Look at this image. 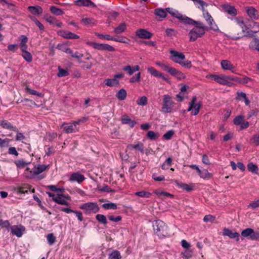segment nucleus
Segmentation results:
<instances>
[{
    "mask_svg": "<svg viewBox=\"0 0 259 259\" xmlns=\"http://www.w3.org/2000/svg\"><path fill=\"white\" fill-rule=\"evenodd\" d=\"M113 40L125 44H128L130 41V39L125 36H122L119 39L114 37V39H113Z\"/></svg>",
    "mask_w": 259,
    "mask_h": 259,
    "instance_id": "680f3d73",
    "label": "nucleus"
},
{
    "mask_svg": "<svg viewBox=\"0 0 259 259\" xmlns=\"http://www.w3.org/2000/svg\"><path fill=\"white\" fill-rule=\"evenodd\" d=\"M0 227L2 228H9L10 227V223L8 220L3 221L0 219Z\"/></svg>",
    "mask_w": 259,
    "mask_h": 259,
    "instance_id": "0e129e2a",
    "label": "nucleus"
},
{
    "mask_svg": "<svg viewBox=\"0 0 259 259\" xmlns=\"http://www.w3.org/2000/svg\"><path fill=\"white\" fill-rule=\"evenodd\" d=\"M166 11L171 15L173 17L178 18L181 20L183 23L185 24L187 21H191L190 18L185 15L180 14L177 10L172 8H168Z\"/></svg>",
    "mask_w": 259,
    "mask_h": 259,
    "instance_id": "1a4fd4ad",
    "label": "nucleus"
},
{
    "mask_svg": "<svg viewBox=\"0 0 259 259\" xmlns=\"http://www.w3.org/2000/svg\"><path fill=\"white\" fill-rule=\"evenodd\" d=\"M247 168L249 171L255 174L257 173L258 167L256 165L253 164L252 163H249L248 164Z\"/></svg>",
    "mask_w": 259,
    "mask_h": 259,
    "instance_id": "3c124183",
    "label": "nucleus"
},
{
    "mask_svg": "<svg viewBox=\"0 0 259 259\" xmlns=\"http://www.w3.org/2000/svg\"><path fill=\"white\" fill-rule=\"evenodd\" d=\"M70 199V197L69 195L57 194L55 198L54 199V201L59 204L68 206L69 205V203L67 201V200Z\"/></svg>",
    "mask_w": 259,
    "mask_h": 259,
    "instance_id": "f8f14e48",
    "label": "nucleus"
},
{
    "mask_svg": "<svg viewBox=\"0 0 259 259\" xmlns=\"http://www.w3.org/2000/svg\"><path fill=\"white\" fill-rule=\"evenodd\" d=\"M124 75L122 73L115 74L113 78H107L104 80L105 84L108 87L118 86L119 84L118 78L123 77Z\"/></svg>",
    "mask_w": 259,
    "mask_h": 259,
    "instance_id": "9b49d317",
    "label": "nucleus"
},
{
    "mask_svg": "<svg viewBox=\"0 0 259 259\" xmlns=\"http://www.w3.org/2000/svg\"><path fill=\"white\" fill-rule=\"evenodd\" d=\"M84 180V176L78 172H74L72 174L69 179V181L71 182H76L78 183H81Z\"/></svg>",
    "mask_w": 259,
    "mask_h": 259,
    "instance_id": "dca6fc26",
    "label": "nucleus"
},
{
    "mask_svg": "<svg viewBox=\"0 0 259 259\" xmlns=\"http://www.w3.org/2000/svg\"><path fill=\"white\" fill-rule=\"evenodd\" d=\"M165 34L167 36H175L177 34V31L172 28H167L165 30Z\"/></svg>",
    "mask_w": 259,
    "mask_h": 259,
    "instance_id": "13d9d810",
    "label": "nucleus"
},
{
    "mask_svg": "<svg viewBox=\"0 0 259 259\" xmlns=\"http://www.w3.org/2000/svg\"><path fill=\"white\" fill-rule=\"evenodd\" d=\"M80 208L84 210L87 213L92 212L96 213L99 210L98 205L95 202H87L83 203L80 206Z\"/></svg>",
    "mask_w": 259,
    "mask_h": 259,
    "instance_id": "0eeeda50",
    "label": "nucleus"
},
{
    "mask_svg": "<svg viewBox=\"0 0 259 259\" xmlns=\"http://www.w3.org/2000/svg\"><path fill=\"white\" fill-rule=\"evenodd\" d=\"M96 219L98 220L100 223L103 224L105 225L107 224V221L106 217L103 214H98L96 216Z\"/></svg>",
    "mask_w": 259,
    "mask_h": 259,
    "instance_id": "37998d69",
    "label": "nucleus"
},
{
    "mask_svg": "<svg viewBox=\"0 0 259 259\" xmlns=\"http://www.w3.org/2000/svg\"><path fill=\"white\" fill-rule=\"evenodd\" d=\"M245 10L248 16L253 20H256L258 18L257 11L252 7H247Z\"/></svg>",
    "mask_w": 259,
    "mask_h": 259,
    "instance_id": "f3484780",
    "label": "nucleus"
},
{
    "mask_svg": "<svg viewBox=\"0 0 259 259\" xmlns=\"http://www.w3.org/2000/svg\"><path fill=\"white\" fill-rule=\"evenodd\" d=\"M177 186L181 188H183L184 190L188 192H190L193 190V186L192 185H188L186 184H184L182 183H179L176 182Z\"/></svg>",
    "mask_w": 259,
    "mask_h": 259,
    "instance_id": "f704fd0d",
    "label": "nucleus"
},
{
    "mask_svg": "<svg viewBox=\"0 0 259 259\" xmlns=\"http://www.w3.org/2000/svg\"><path fill=\"white\" fill-rule=\"evenodd\" d=\"M155 233L159 237H166L168 235L167 227L165 224L161 220L155 221L153 225Z\"/></svg>",
    "mask_w": 259,
    "mask_h": 259,
    "instance_id": "7ed1b4c3",
    "label": "nucleus"
},
{
    "mask_svg": "<svg viewBox=\"0 0 259 259\" xmlns=\"http://www.w3.org/2000/svg\"><path fill=\"white\" fill-rule=\"evenodd\" d=\"M147 136L150 140H155L159 137V135L158 133L150 131L147 133Z\"/></svg>",
    "mask_w": 259,
    "mask_h": 259,
    "instance_id": "c03bdc74",
    "label": "nucleus"
},
{
    "mask_svg": "<svg viewBox=\"0 0 259 259\" xmlns=\"http://www.w3.org/2000/svg\"><path fill=\"white\" fill-rule=\"evenodd\" d=\"M244 237H248L252 240H256L259 238V233H256L251 228H247L244 230Z\"/></svg>",
    "mask_w": 259,
    "mask_h": 259,
    "instance_id": "ddd939ff",
    "label": "nucleus"
},
{
    "mask_svg": "<svg viewBox=\"0 0 259 259\" xmlns=\"http://www.w3.org/2000/svg\"><path fill=\"white\" fill-rule=\"evenodd\" d=\"M32 20L34 21L35 24L39 27V29L42 30L44 29L43 25L35 18H32Z\"/></svg>",
    "mask_w": 259,
    "mask_h": 259,
    "instance_id": "774afa93",
    "label": "nucleus"
},
{
    "mask_svg": "<svg viewBox=\"0 0 259 259\" xmlns=\"http://www.w3.org/2000/svg\"><path fill=\"white\" fill-rule=\"evenodd\" d=\"M135 195L142 198H149L151 194L148 191H139L136 192Z\"/></svg>",
    "mask_w": 259,
    "mask_h": 259,
    "instance_id": "a18cd8bd",
    "label": "nucleus"
},
{
    "mask_svg": "<svg viewBox=\"0 0 259 259\" xmlns=\"http://www.w3.org/2000/svg\"><path fill=\"white\" fill-rule=\"evenodd\" d=\"M86 43L88 45L97 50H106L109 52H114L115 51V48L113 47L108 44H99L92 41H87Z\"/></svg>",
    "mask_w": 259,
    "mask_h": 259,
    "instance_id": "423d86ee",
    "label": "nucleus"
},
{
    "mask_svg": "<svg viewBox=\"0 0 259 259\" xmlns=\"http://www.w3.org/2000/svg\"><path fill=\"white\" fill-rule=\"evenodd\" d=\"M22 56L23 58L28 62H31L32 61V56L31 54L27 50L22 51Z\"/></svg>",
    "mask_w": 259,
    "mask_h": 259,
    "instance_id": "4c0bfd02",
    "label": "nucleus"
},
{
    "mask_svg": "<svg viewBox=\"0 0 259 259\" xmlns=\"http://www.w3.org/2000/svg\"><path fill=\"white\" fill-rule=\"evenodd\" d=\"M155 64L161 67L163 70L168 73L169 70L170 69L171 66L168 64L164 62L156 61Z\"/></svg>",
    "mask_w": 259,
    "mask_h": 259,
    "instance_id": "2f4dec72",
    "label": "nucleus"
},
{
    "mask_svg": "<svg viewBox=\"0 0 259 259\" xmlns=\"http://www.w3.org/2000/svg\"><path fill=\"white\" fill-rule=\"evenodd\" d=\"M234 123L235 125H240L241 130L243 128V115H240L234 119Z\"/></svg>",
    "mask_w": 259,
    "mask_h": 259,
    "instance_id": "a19ab883",
    "label": "nucleus"
},
{
    "mask_svg": "<svg viewBox=\"0 0 259 259\" xmlns=\"http://www.w3.org/2000/svg\"><path fill=\"white\" fill-rule=\"evenodd\" d=\"M155 193L158 196H160L161 195H163L164 196H170L171 197H173V195L167 193V192H163V191H160L159 190H156L155 191Z\"/></svg>",
    "mask_w": 259,
    "mask_h": 259,
    "instance_id": "69168bd1",
    "label": "nucleus"
},
{
    "mask_svg": "<svg viewBox=\"0 0 259 259\" xmlns=\"http://www.w3.org/2000/svg\"><path fill=\"white\" fill-rule=\"evenodd\" d=\"M130 147L133 149H137L141 152L144 153V145L141 142H138L137 144L133 145H131Z\"/></svg>",
    "mask_w": 259,
    "mask_h": 259,
    "instance_id": "09e8293b",
    "label": "nucleus"
},
{
    "mask_svg": "<svg viewBox=\"0 0 259 259\" xmlns=\"http://www.w3.org/2000/svg\"><path fill=\"white\" fill-rule=\"evenodd\" d=\"M102 207L105 209H116L117 205L113 203H104Z\"/></svg>",
    "mask_w": 259,
    "mask_h": 259,
    "instance_id": "49530a36",
    "label": "nucleus"
},
{
    "mask_svg": "<svg viewBox=\"0 0 259 259\" xmlns=\"http://www.w3.org/2000/svg\"><path fill=\"white\" fill-rule=\"evenodd\" d=\"M136 35L142 39H149L153 36V33L145 29H139L136 32Z\"/></svg>",
    "mask_w": 259,
    "mask_h": 259,
    "instance_id": "4468645a",
    "label": "nucleus"
},
{
    "mask_svg": "<svg viewBox=\"0 0 259 259\" xmlns=\"http://www.w3.org/2000/svg\"><path fill=\"white\" fill-rule=\"evenodd\" d=\"M127 96V93L126 91L123 89H120L117 93L116 94V97L119 100H124Z\"/></svg>",
    "mask_w": 259,
    "mask_h": 259,
    "instance_id": "c9c22d12",
    "label": "nucleus"
},
{
    "mask_svg": "<svg viewBox=\"0 0 259 259\" xmlns=\"http://www.w3.org/2000/svg\"><path fill=\"white\" fill-rule=\"evenodd\" d=\"M59 34L60 36L68 39H77L79 38L78 35L67 31H61Z\"/></svg>",
    "mask_w": 259,
    "mask_h": 259,
    "instance_id": "393cba45",
    "label": "nucleus"
},
{
    "mask_svg": "<svg viewBox=\"0 0 259 259\" xmlns=\"http://www.w3.org/2000/svg\"><path fill=\"white\" fill-rule=\"evenodd\" d=\"M0 125L4 128L13 131L15 132H18V128L13 125L7 120H2L0 122Z\"/></svg>",
    "mask_w": 259,
    "mask_h": 259,
    "instance_id": "a878e982",
    "label": "nucleus"
},
{
    "mask_svg": "<svg viewBox=\"0 0 259 259\" xmlns=\"http://www.w3.org/2000/svg\"><path fill=\"white\" fill-rule=\"evenodd\" d=\"M175 132L173 130L167 131L165 134L163 135V138L166 140H169L171 139L172 136L174 135Z\"/></svg>",
    "mask_w": 259,
    "mask_h": 259,
    "instance_id": "603ef678",
    "label": "nucleus"
},
{
    "mask_svg": "<svg viewBox=\"0 0 259 259\" xmlns=\"http://www.w3.org/2000/svg\"><path fill=\"white\" fill-rule=\"evenodd\" d=\"M223 234L224 236H227L230 238H236L237 240H239V233L234 232L228 228H225L223 229Z\"/></svg>",
    "mask_w": 259,
    "mask_h": 259,
    "instance_id": "5701e85b",
    "label": "nucleus"
},
{
    "mask_svg": "<svg viewBox=\"0 0 259 259\" xmlns=\"http://www.w3.org/2000/svg\"><path fill=\"white\" fill-rule=\"evenodd\" d=\"M223 10L227 14L235 16L237 15V10L234 6L229 4H224L222 6Z\"/></svg>",
    "mask_w": 259,
    "mask_h": 259,
    "instance_id": "6ab92c4d",
    "label": "nucleus"
},
{
    "mask_svg": "<svg viewBox=\"0 0 259 259\" xmlns=\"http://www.w3.org/2000/svg\"><path fill=\"white\" fill-rule=\"evenodd\" d=\"M25 229V228L21 225H14L11 227L12 234L16 235L18 237H21L22 236Z\"/></svg>",
    "mask_w": 259,
    "mask_h": 259,
    "instance_id": "2eb2a0df",
    "label": "nucleus"
},
{
    "mask_svg": "<svg viewBox=\"0 0 259 259\" xmlns=\"http://www.w3.org/2000/svg\"><path fill=\"white\" fill-rule=\"evenodd\" d=\"M48 166L49 165H46L44 164H37L35 165L34 166L33 172L31 174L30 176L33 177V176L39 175L46 170Z\"/></svg>",
    "mask_w": 259,
    "mask_h": 259,
    "instance_id": "4be33fe9",
    "label": "nucleus"
},
{
    "mask_svg": "<svg viewBox=\"0 0 259 259\" xmlns=\"http://www.w3.org/2000/svg\"><path fill=\"white\" fill-rule=\"evenodd\" d=\"M221 67L224 70H228L234 72L235 67L230 61L227 60H223L221 62Z\"/></svg>",
    "mask_w": 259,
    "mask_h": 259,
    "instance_id": "aec40b11",
    "label": "nucleus"
},
{
    "mask_svg": "<svg viewBox=\"0 0 259 259\" xmlns=\"http://www.w3.org/2000/svg\"><path fill=\"white\" fill-rule=\"evenodd\" d=\"M98 189L100 191H104L107 192H109L111 191L110 188L105 184H104L103 186H98Z\"/></svg>",
    "mask_w": 259,
    "mask_h": 259,
    "instance_id": "bf43d9fd",
    "label": "nucleus"
},
{
    "mask_svg": "<svg viewBox=\"0 0 259 259\" xmlns=\"http://www.w3.org/2000/svg\"><path fill=\"white\" fill-rule=\"evenodd\" d=\"M147 71L152 76L158 78H162L165 81H168V78L165 77L163 73L158 71L153 67H149L147 68Z\"/></svg>",
    "mask_w": 259,
    "mask_h": 259,
    "instance_id": "a211bd4d",
    "label": "nucleus"
},
{
    "mask_svg": "<svg viewBox=\"0 0 259 259\" xmlns=\"http://www.w3.org/2000/svg\"><path fill=\"white\" fill-rule=\"evenodd\" d=\"M200 177L203 179H209L212 177L211 173L209 172L207 169H203L198 172Z\"/></svg>",
    "mask_w": 259,
    "mask_h": 259,
    "instance_id": "473e14b6",
    "label": "nucleus"
},
{
    "mask_svg": "<svg viewBox=\"0 0 259 259\" xmlns=\"http://www.w3.org/2000/svg\"><path fill=\"white\" fill-rule=\"evenodd\" d=\"M137 104L145 106L147 104V98L146 96H142L137 101Z\"/></svg>",
    "mask_w": 259,
    "mask_h": 259,
    "instance_id": "5fc2aeb1",
    "label": "nucleus"
},
{
    "mask_svg": "<svg viewBox=\"0 0 259 259\" xmlns=\"http://www.w3.org/2000/svg\"><path fill=\"white\" fill-rule=\"evenodd\" d=\"M77 3V5L79 6L91 8H95L96 7V5L91 0H78Z\"/></svg>",
    "mask_w": 259,
    "mask_h": 259,
    "instance_id": "c85d7f7f",
    "label": "nucleus"
},
{
    "mask_svg": "<svg viewBox=\"0 0 259 259\" xmlns=\"http://www.w3.org/2000/svg\"><path fill=\"white\" fill-rule=\"evenodd\" d=\"M122 69L123 70L127 72L128 74H129L130 75H132L134 73L132 67L130 65L124 66Z\"/></svg>",
    "mask_w": 259,
    "mask_h": 259,
    "instance_id": "e2e57ef3",
    "label": "nucleus"
},
{
    "mask_svg": "<svg viewBox=\"0 0 259 259\" xmlns=\"http://www.w3.org/2000/svg\"><path fill=\"white\" fill-rule=\"evenodd\" d=\"M45 19L48 23L51 24H55L56 23V18L54 17L50 16L48 14L45 15Z\"/></svg>",
    "mask_w": 259,
    "mask_h": 259,
    "instance_id": "6e6d98bb",
    "label": "nucleus"
},
{
    "mask_svg": "<svg viewBox=\"0 0 259 259\" xmlns=\"http://www.w3.org/2000/svg\"><path fill=\"white\" fill-rule=\"evenodd\" d=\"M81 22L85 25L95 24V20L92 18H83Z\"/></svg>",
    "mask_w": 259,
    "mask_h": 259,
    "instance_id": "79ce46f5",
    "label": "nucleus"
},
{
    "mask_svg": "<svg viewBox=\"0 0 259 259\" xmlns=\"http://www.w3.org/2000/svg\"><path fill=\"white\" fill-rule=\"evenodd\" d=\"M47 239L50 245H52L56 241V237L53 233L49 234L47 236Z\"/></svg>",
    "mask_w": 259,
    "mask_h": 259,
    "instance_id": "8fccbe9b",
    "label": "nucleus"
},
{
    "mask_svg": "<svg viewBox=\"0 0 259 259\" xmlns=\"http://www.w3.org/2000/svg\"><path fill=\"white\" fill-rule=\"evenodd\" d=\"M121 256L119 251L113 250L109 256V259H121Z\"/></svg>",
    "mask_w": 259,
    "mask_h": 259,
    "instance_id": "ea45409f",
    "label": "nucleus"
},
{
    "mask_svg": "<svg viewBox=\"0 0 259 259\" xmlns=\"http://www.w3.org/2000/svg\"><path fill=\"white\" fill-rule=\"evenodd\" d=\"M19 39L20 40V47L21 51L27 50L28 49V46L26 44L28 41V38L25 35H21L19 37Z\"/></svg>",
    "mask_w": 259,
    "mask_h": 259,
    "instance_id": "bb28decb",
    "label": "nucleus"
},
{
    "mask_svg": "<svg viewBox=\"0 0 259 259\" xmlns=\"http://www.w3.org/2000/svg\"><path fill=\"white\" fill-rule=\"evenodd\" d=\"M215 219V217L214 216H213L212 215H206L204 216L203 218V221L205 222H212Z\"/></svg>",
    "mask_w": 259,
    "mask_h": 259,
    "instance_id": "338daca9",
    "label": "nucleus"
},
{
    "mask_svg": "<svg viewBox=\"0 0 259 259\" xmlns=\"http://www.w3.org/2000/svg\"><path fill=\"white\" fill-rule=\"evenodd\" d=\"M169 53L170 54V59L176 63H181V61L185 59V56L183 53L171 50L169 51Z\"/></svg>",
    "mask_w": 259,
    "mask_h": 259,
    "instance_id": "9d476101",
    "label": "nucleus"
},
{
    "mask_svg": "<svg viewBox=\"0 0 259 259\" xmlns=\"http://www.w3.org/2000/svg\"><path fill=\"white\" fill-rule=\"evenodd\" d=\"M174 103L171 98L168 95H164L163 98V104L161 109L162 112L165 113L171 112L174 107Z\"/></svg>",
    "mask_w": 259,
    "mask_h": 259,
    "instance_id": "20e7f679",
    "label": "nucleus"
},
{
    "mask_svg": "<svg viewBox=\"0 0 259 259\" xmlns=\"http://www.w3.org/2000/svg\"><path fill=\"white\" fill-rule=\"evenodd\" d=\"M51 12L56 16H61L63 15L64 12L63 10L55 6H51L50 8Z\"/></svg>",
    "mask_w": 259,
    "mask_h": 259,
    "instance_id": "72a5a7b5",
    "label": "nucleus"
},
{
    "mask_svg": "<svg viewBox=\"0 0 259 259\" xmlns=\"http://www.w3.org/2000/svg\"><path fill=\"white\" fill-rule=\"evenodd\" d=\"M25 91H26V93H29V94H30L31 95H35V96H39V97H41L42 96V94L41 93H40L37 92L35 90L31 89L30 88H29V87L28 86H27L25 88Z\"/></svg>",
    "mask_w": 259,
    "mask_h": 259,
    "instance_id": "de8ad7c7",
    "label": "nucleus"
},
{
    "mask_svg": "<svg viewBox=\"0 0 259 259\" xmlns=\"http://www.w3.org/2000/svg\"><path fill=\"white\" fill-rule=\"evenodd\" d=\"M85 119L83 118L82 119H80L76 121H73L70 125L65 126L64 129L66 133L70 134L78 132L79 131V127H77V125L80 124L81 122L85 121Z\"/></svg>",
    "mask_w": 259,
    "mask_h": 259,
    "instance_id": "6e6552de",
    "label": "nucleus"
},
{
    "mask_svg": "<svg viewBox=\"0 0 259 259\" xmlns=\"http://www.w3.org/2000/svg\"><path fill=\"white\" fill-rule=\"evenodd\" d=\"M253 24L254 26H256L257 27V28H258L257 30H251V31H247L246 32H245L244 30V33H245V34H244V35H246V36H248L249 37H253L254 36V34L257 33L259 32V24L256 23V22H253Z\"/></svg>",
    "mask_w": 259,
    "mask_h": 259,
    "instance_id": "58836bf2",
    "label": "nucleus"
},
{
    "mask_svg": "<svg viewBox=\"0 0 259 259\" xmlns=\"http://www.w3.org/2000/svg\"><path fill=\"white\" fill-rule=\"evenodd\" d=\"M58 76L59 77H64L69 75V72L67 70L62 69L60 67H58Z\"/></svg>",
    "mask_w": 259,
    "mask_h": 259,
    "instance_id": "4d7b16f0",
    "label": "nucleus"
},
{
    "mask_svg": "<svg viewBox=\"0 0 259 259\" xmlns=\"http://www.w3.org/2000/svg\"><path fill=\"white\" fill-rule=\"evenodd\" d=\"M196 100L197 98L195 96L192 97L191 101L189 103V107L188 109V111L192 110L193 109L200 110L201 107V104L200 102L196 103Z\"/></svg>",
    "mask_w": 259,
    "mask_h": 259,
    "instance_id": "b1692460",
    "label": "nucleus"
},
{
    "mask_svg": "<svg viewBox=\"0 0 259 259\" xmlns=\"http://www.w3.org/2000/svg\"><path fill=\"white\" fill-rule=\"evenodd\" d=\"M126 29V25L125 23H122L114 29V33L116 34H121L124 32Z\"/></svg>",
    "mask_w": 259,
    "mask_h": 259,
    "instance_id": "7c9ffc66",
    "label": "nucleus"
},
{
    "mask_svg": "<svg viewBox=\"0 0 259 259\" xmlns=\"http://www.w3.org/2000/svg\"><path fill=\"white\" fill-rule=\"evenodd\" d=\"M207 77L209 79L214 80L217 82L221 84L227 85L228 86H231V81L235 80L234 78L230 76H227L223 74L220 75L211 74L208 75Z\"/></svg>",
    "mask_w": 259,
    "mask_h": 259,
    "instance_id": "f03ea898",
    "label": "nucleus"
},
{
    "mask_svg": "<svg viewBox=\"0 0 259 259\" xmlns=\"http://www.w3.org/2000/svg\"><path fill=\"white\" fill-rule=\"evenodd\" d=\"M249 47L251 50L259 52V38H254L252 39L250 42Z\"/></svg>",
    "mask_w": 259,
    "mask_h": 259,
    "instance_id": "c756f323",
    "label": "nucleus"
},
{
    "mask_svg": "<svg viewBox=\"0 0 259 259\" xmlns=\"http://www.w3.org/2000/svg\"><path fill=\"white\" fill-rule=\"evenodd\" d=\"M181 65L186 68H190L192 66L191 62L189 60H184L181 61V63H180Z\"/></svg>",
    "mask_w": 259,
    "mask_h": 259,
    "instance_id": "052dcab7",
    "label": "nucleus"
},
{
    "mask_svg": "<svg viewBox=\"0 0 259 259\" xmlns=\"http://www.w3.org/2000/svg\"><path fill=\"white\" fill-rule=\"evenodd\" d=\"M190 21H187L185 24L195 25V27L190 30L189 33L190 41H194L198 37H202L205 33V30L208 28L200 21H196L190 18Z\"/></svg>",
    "mask_w": 259,
    "mask_h": 259,
    "instance_id": "f257e3e1",
    "label": "nucleus"
},
{
    "mask_svg": "<svg viewBox=\"0 0 259 259\" xmlns=\"http://www.w3.org/2000/svg\"><path fill=\"white\" fill-rule=\"evenodd\" d=\"M96 35L99 37L101 39L105 38L108 40H113L114 39V37L111 36L108 34H103L98 33H96Z\"/></svg>",
    "mask_w": 259,
    "mask_h": 259,
    "instance_id": "864d4df0",
    "label": "nucleus"
},
{
    "mask_svg": "<svg viewBox=\"0 0 259 259\" xmlns=\"http://www.w3.org/2000/svg\"><path fill=\"white\" fill-rule=\"evenodd\" d=\"M154 14L156 16H157L160 18H164L166 17V16L167 15L166 12L164 10L161 9V8L156 9L155 10Z\"/></svg>",
    "mask_w": 259,
    "mask_h": 259,
    "instance_id": "e433bc0d",
    "label": "nucleus"
},
{
    "mask_svg": "<svg viewBox=\"0 0 259 259\" xmlns=\"http://www.w3.org/2000/svg\"><path fill=\"white\" fill-rule=\"evenodd\" d=\"M168 73L171 75L175 76L177 79L181 80L185 78V75L182 72L177 70L176 68L171 67L169 70Z\"/></svg>",
    "mask_w": 259,
    "mask_h": 259,
    "instance_id": "412c9836",
    "label": "nucleus"
},
{
    "mask_svg": "<svg viewBox=\"0 0 259 259\" xmlns=\"http://www.w3.org/2000/svg\"><path fill=\"white\" fill-rule=\"evenodd\" d=\"M29 11L33 15L38 16L42 13V9L40 6H29Z\"/></svg>",
    "mask_w": 259,
    "mask_h": 259,
    "instance_id": "cd10ccee",
    "label": "nucleus"
},
{
    "mask_svg": "<svg viewBox=\"0 0 259 259\" xmlns=\"http://www.w3.org/2000/svg\"><path fill=\"white\" fill-rule=\"evenodd\" d=\"M203 16L209 26V28L214 31L219 30V27L214 22L212 17L205 9L203 10Z\"/></svg>",
    "mask_w": 259,
    "mask_h": 259,
    "instance_id": "39448f33",
    "label": "nucleus"
}]
</instances>
